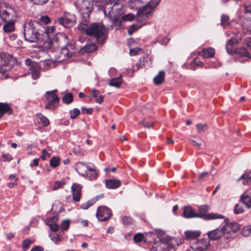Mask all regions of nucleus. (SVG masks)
I'll list each match as a JSON object with an SVG mask.
<instances>
[{"label":"nucleus","instance_id":"1","mask_svg":"<svg viewBox=\"0 0 251 251\" xmlns=\"http://www.w3.org/2000/svg\"><path fill=\"white\" fill-rule=\"evenodd\" d=\"M226 225L221 228H216L207 232L208 239L214 241L220 239L223 235L227 240L233 239L236 236V233L240 229L239 225L236 222L227 223L228 220H225Z\"/></svg>","mask_w":251,"mask_h":251},{"label":"nucleus","instance_id":"2","mask_svg":"<svg viewBox=\"0 0 251 251\" xmlns=\"http://www.w3.org/2000/svg\"><path fill=\"white\" fill-rule=\"evenodd\" d=\"M24 36L26 41L30 43H36L42 39L44 26L36 21H30L25 26Z\"/></svg>","mask_w":251,"mask_h":251},{"label":"nucleus","instance_id":"3","mask_svg":"<svg viewBox=\"0 0 251 251\" xmlns=\"http://www.w3.org/2000/svg\"><path fill=\"white\" fill-rule=\"evenodd\" d=\"M122 7L117 0H104L103 1V12L113 23L117 22L123 13Z\"/></svg>","mask_w":251,"mask_h":251},{"label":"nucleus","instance_id":"4","mask_svg":"<svg viewBox=\"0 0 251 251\" xmlns=\"http://www.w3.org/2000/svg\"><path fill=\"white\" fill-rule=\"evenodd\" d=\"M107 30L105 26L100 23H92L88 30V35L95 37L97 41L102 44L106 38Z\"/></svg>","mask_w":251,"mask_h":251},{"label":"nucleus","instance_id":"5","mask_svg":"<svg viewBox=\"0 0 251 251\" xmlns=\"http://www.w3.org/2000/svg\"><path fill=\"white\" fill-rule=\"evenodd\" d=\"M0 18L2 21L16 20L17 13L11 5L5 2H0Z\"/></svg>","mask_w":251,"mask_h":251},{"label":"nucleus","instance_id":"6","mask_svg":"<svg viewBox=\"0 0 251 251\" xmlns=\"http://www.w3.org/2000/svg\"><path fill=\"white\" fill-rule=\"evenodd\" d=\"M198 209L197 218H201L206 220L224 218L223 215L219 214L207 213L209 210V207L207 205H200Z\"/></svg>","mask_w":251,"mask_h":251},{"label":"nucleus","instance_id":"7","mask_svg":"<svg viewBox=\"0 0 251 251\" xmlns=\"http://www.w3.org/2000/svg\"><path fill=\"white\" fill-rule=\"evenodd\" d=\"M57 90L48 91L46 93L45 97L49 103L45 106L46 109H55L59 101L60 98L56 95Z\"/></svg>","mask_w":251,"mask_h":251},{"label":"nucleus","instance_id":"8","mask_svg":"<svg viewBox=\"0 0 251 251\" xmlns=\"http://www.w3.org/2000/svg\"><path fill=\"white\" fill-rule=\"evenodd\" d=\"M210 246V241L205 238L198 239L190 244V247L194 251H205Z\"/></svg>","mask_w":251,"mask_h":251},{"label":"nucleus","instance_id":"9","mask_svg":"<svg viewBox=\"0 0 251 251\" xmlns=\"http://www.w3.org/2000/svg\"><path fill=\"white\" fill-rule=\"evenodd\" d=\"M161 0H151L146 5L140 8L137 12L139 16H147L151 13L158 5Z\"/></svg>","mask_w":251,"mask_h":251},{"label":"nucleus","instance_id":"10","mask_svg":"<svg viewBox=\"0 0 251 251\" xmlns=\"http://www.w3.org/2000/svg\"><path fill=\"white\" fill-rule=\"evenodd\" d=\"M25 64L28 67V73L32 75L33 79L38 78L40 75V66L35 62L27 58L25 61Z\"/></svg>","mask_w":251,"mask_h":251},{"label":"nucleus","instance_id":"11","mask_svg":"<svg viewBox=\"0 0 251 251\" xmlns=\"http://www.w3.org/2000/svg\"><path fill=\"white\" fill-rule=\"evenodd\" d=\"M59 23L64 27L69 28L74 25L76 22L75 16L69 13L64 14L58 19Z\"/></svg>","mask_w":251,"mask_h":251},{"label":"nucleus","instance_id":"12","mask_svg":"<svg viewBox=\"0 0 251 251\" xmlns=\"http://www.w3.org/2000/svg\"><path fill=\"white\" fill-rule=\"evenodd\" d=\"M78 7L82 16L89 17L92 11L93 5L88 0H82L78 1Z\"/></svg>","mask_w":251,"mask_h":251},{"label":"nucleus","instance_id":"13","mask_svg":"<svg viewBox=\"0 0 251 251\" xmlns=\"http://www.w3.org/2000/svg\"><path fill=\"white\" fill-rule=\"evenodd\" d=\"M61 34H56L52 36L47 38L43 43L44 48L48 50L51 48H56L59 47V37Z\"/></svg>","mask_w":251,"mask_h":251},{"label":"nucleus","instance_id":"14","mask_svg":"<svg viewBox=\"0 0 251 251\" xmlns=\"http://www.w3.org/2000/svg\"><path fill=\"white\" fill-rule=\"evenodd\" d=\"M112 215L111 210L106 206H100L98 208L96 216L101 221L108 220Z\"/></svg>","mask_w":251,"mask_h":251},{"label":"nucleus","instance_id":"15","mask_svg":"<svg viewBox=\"0 0 251 251\" xmlns=\"http://www.w3.org/2000/svg\"><path fill=\"white\" fill-rule=\"evenodd\" d=\"M12 58V55L7 53H0V73H4L7 70V67Z\"/></svg>","mask_w":251,"mask_h":251},{"label":"nucleus","instance_id":"16","mask_svg":"<svg viewBox=\"0 0 251 251\" xmlns=\"http://www.w3.org/2000/svg\"><path fill=\"white\" fill-rule=\"evenodd\" d=\"M71 189L74 201H79L81 195L82 186L78 184H73Z\"/></svg>","mask_w":251,"mask_h":251},{"label":"nucleus","instance_id":"17","mask_svg":"<svg viewBox=\"0 0 251 251\" xmlns=\"http://www.w3.org/2000/svg\"><path fill=\"white\" fill-rule=\"evenodd\" d=\"M90 21L89 17L86 16H82V21L78 25V29L82 31L87 35L88 30H89L90 27Z\"/></svg>","mask_w":251,"mask_h":251},{"label":"nucleus","instance_id":"18","mask_svg":"<svg viewBox=\"0 0 251 251\" xmlns=\"http://www.w3.org/2000/svg\"><path fill=\"white\" fill-rule=\"evenodd\" d=\"M197 212L190 206H185L183 209V216L187 219L197 218Z\"/></svg>","mask_w":251,"mask_h":251},{"label":"nucleus","instance_id":"19","mask_svg":"<svg viewBox=\"0 0 251 251\" xmlns=\"http://www.w3.org/2000/svg\"><path fill=\"white\" fill-rule=\"evenodd\" d=\"M90 166L86 165L83 162H77L75 165V170L81 176L85 177Z\"/></svg>","mask_w":251,"mask_h":251},{"label":"nucleus","instance_id":"20","mask_svg":"<svg viewBox=\"0 0 251 251\" xmlns=\"http://www.w3.org/2000/svg\"><path fill=\"white\" fill-rule=\"evenodd\" d=\"M15 21L16 20L3 21L4 22V24L2 27L3 32L5 33H9L15 31Z\"/></svg>","mask_w":251,"mask_h":251},{"label":"nucleus","instance_id":"21","mask_svg":"<svg viewBox=\"0 0 251 251\" xmlns=\"http://www.w3.org/2000/svg\"><path fill=\"white\" fill-rule=\"evenodd\" d=\"M201 234L200 230H188L184 232L185 238L186 240H193L199 237Z\"/></svg>","mask_w":251,"mask_h":251},{"label":"nucleus","instance_id":"22","mask_svg":"<svg viewBox=\"0 0 251 251\" xmlns=\"http://www.w3.org/2000/svg\"><path fill=\"white\" fill-rule=\"evenodd\" d=\"M214 53V50L211 48H209L208 49H203L199 52V55L203 58H208L213 57Z\"/></svg>","mask_w":251,"mask_h":251},{"label":"nucleus","instance_id":"23","mask_svg":"<svg viewBox=\"0 0 251 251\" xmlns=\"http://www.w3.org/2000/svg\"><path fill=\"white\" fill-rule=\"evenodd\" d=\"M7 112L9 115L12 113V110L9 105L7 103L0 102V119Z\"/></svg>","mask_w":251,"mask_h":251},{"label":"nucleus","instance_id":"24","mask_svg":"<svg viewBox=\"0 0 251 251\" xmlns=\"http://www.w3.org/2000/svg\"><path fill=\"white\" fill-rule=\"evenodd\" d=\"M121 181L118 179H110L106 180L105 185L108 189H116L121 185Z\"/></svg>","mask_w":251,"mask_h":251},{"label":"nucleus","instance_id":"25","mask_svg":"<svg viewBox=\"0 0 251 251\" xmlns=\"http://www.w3.org/2000/svg\"><path fill=\"white\" fill-rule=\"evenodd\" d=\"M96 50L97 47L94 44H87L80 49L79 52L80 53L83 54L85 53L91 52Z\"/></svg>","mask_w":251,"mask_h":251},{"label":"nucleus","instance_id":"26","mask_svg":"<svg viewBox=\"0 0 251 251\" xmlns=\"http://www.w3.org/2000/svg\"><path fill=\"white\" fill-rule=\"evenodd\" d=\"M122 220L126 226L133 228L135 226L134 220L130 216H124Z\"/></svg>","mask_w":251,"mask_h":251},{"label":"nucleus","instance_id":"27","mask_svg":"<svg viewBox=\"0 0 251 251\" xmlns=\"http://www.w3.org/2000/svg\"><path fill=\"white\" fill-rule=\"evenodd\" d=\"M165 73L164 71H160L158 75L153 78V82L156 85H159L164 81Z\"/></svg>","mask_w":251,"mask_h":251},{"label":"nucleus","instance_id":"28","mask_svg":"<svg viewBox=\"0 0 251 251\" xmlns=\"http://www.w3.org/2000/svg\"><path fill=\"white\" fill-rule=\"evenodd\" d=\"M240 201L244 203L248 208L251 207V196L244 194L241 196Z\"/></svg>","mask_w":251,"mask_h":251},{"label":"nucleus","instance_id":"29","mask_svg":"<svg viewBox=\"0 0 251 251\" xmlns=\"http://www.w3.org/2000/svg\"><path fill=\"white\" fill-rule=\"evenodd\" d=\"M238 43L237 40L234 39H229L226 45V50L228 53H231L234 50V46Z\"/></svg>","mask_w":251,"mask_h":251},{"label":"nucleus","instance_id":"30","mask_svg":"<svg viewBox=\"0 0 251 251\" xmlns=\"http://www.w3.org/2000/svg\"><path fill=\"white\" fill-rule=\"evenodd\" d=\"M98 176V173L95 168L90 167L87 171L85 177L88 178L90 180L96 179Z\"/></svg>","mask_w":251,"mask_h":251},{"label":"nucleus","instance_id":"31","mask_svg":"<svg viewBox=\"0 0 251 251\" xmlns=\"http://www.w3.org/2000/svg\"><path fill=\"white\" fill-rule=\"evenodd\" d=\"M123 80L121 76H119L116 78H113L111 79L109 83V85L111 86H113L116 88H120Z\"/></svg>","mask_w":251,"mask_h":251},{"label":"nucleus","instance_id":"32","mask_svg":"<svg viewBox=\"0 0 251 251\" xmlns=\"http://www.w3.org/2000/svg\"><path fill=\"white\" fill-rule=\"evenodd\" d=\"M55 30V27L53 26H44V29H43V34H45L47 36V38H49L52 35H53V31ZM44 35V34H43Z\"/></svg>","mask_w":251,"mask_h":251},{"label":"nucleus","instance_id":"33","mask_svg":"<svg viewBox=\"0 0 251 251\" xmlns=\"http://www.w3.org/2000/svg\"><path fill=\"white\" fill-rule=\"evenodd\" d=\"M73 101V96L72 93H67L62 98V101L65 104H69L72 103Z\"/></svg>","mask_w":251,"mask_h":251},{"label":"nucleus","instance_id":"34","mask_svg":"<svg viewBox=\"0 0 251 251\" xmlns=\"http://www.w3.org/2000/svg\"><path fill=\"white\" fill-rule=\"evenodd\" d=\"M230 24L229 17L228 15L223 14L221 16V25L225 27Z\"/></svg>","mask_w":251,"mask_h":251},{"label":"nucleus","instance_id":"35","mask_svg":"<svg viewBox=\"0 0 251 251\" xmlns=\"http://www.w3.org/2000/svg\"><path fill=\"white\" fill-rule=\"evenodd\" d=\"M50 237L51 240L56 244H59L62 241V237L57 234H50Z\"/></svg>","mask_w":251,"mask_h":251},{"label":"nucleus","instance_id":"36","mask_svg":"<svg viewBox=\"0 0 251 251\" xmlns=\"http://www.w3.org/2000/svg\"><path fill=\"white\" fill-rule=\"evenodd\" d=\"M60 164V159L59 157L54 156L51 158L50 161V164L51 167L56 168Z\"/></svg>","mask_w":251,"mask_h":251},{"label":"nucleus","instance_id":"37","mask_svg":"<svg viewBox=\"0 0 251 251\" xmlns=\"http://www.w3.org/2000/svg\"><path fill=\"white\" fill-rule=\"evenodd\" d=\"M242 178L245 179V180L243 181V184L246 185L248 183H251V172L247 174L243 175L239 179V180L241 179Z\"/></svg>","mask_w":251,"mask_h":251},{"label":"nucleus","instance_id":"38","mask_svg":"<svg viewBox=\"0 0 251 251\" xmlns=\"http://www.w3.org/2000/svg\"><path fill=\"white\" fill-rule=\"evenodd\" d=\"M65 182L64 180L61 181H56L54 183L53 186L51 188L52 190L55 191L58 190V189L61 188L63 185H64Z\"/></svg>","mask_w":251,"mask_h":251},{"label":"nucleus","instance_id":"39","mask_svg":"<svg viewBox=\"0 0 251 251\" xmlns=\"http://www.w3.org/2000/svg\"><path fill=\"white\" fill-rule=\"evenodd\" d=\"M37 116L40 119L41 122L44 126H47L49 125L50 122L47 117L43 115L41 113L37 114Z\"/></svg>","mask_w":251,"mask_h":251},{"label":"nucleus","instance_id":"40","mask_svg":"<svg viewBox=\"0 0 251 251\" xmlns=\"http://www.w3.org/2000/svg\"><path fill=\"white\" fill-rule=\"evenodd\" d=\"M70 114V118L72 119L75 118L80 114V111L77 108H74L69 111Z\"/></svg>","mask_w":251,"mask_h":251},{"label":"nucleus","instance_id":"41","mask_svg":"<svg viewBox=\"0 0 251 251\" xmlns=\"http://www.w3.org/2000/svg\"><path fill=\"white\" fill-rule=\"evenodd\" d=\"M196 128L198 132L201 133L202 132L205 131L207 129V126L206 124H198L196 126Z\"/></svg>","mask_w":251,"mask_h":251},{"label":"nucleus","instance_id":"42","mask_svg":"<svg viewBox=\"0 0 251 251\" xmlns=\"http://www.w3.org/2000/svg\"><path fill=\"white\" fill-rule=\"evenodd\" d=\"M244 212L243 206L241 203H237L235 205L234 212L236 214L242 213Z\"/></svg>","mask_w":251,"mask_h":251},{"label":"nucleus","instance_id":"43","mask_svg":"<svg viewBox=\"0 0 251 251\" xmlns=\"http://www.w3.org/2000/svg\"><path fill=\"white\" fill-rule=\"evenodd\" d=\"M95 201L94 200H90L87 201L85 203H82L81 205V208L83 209H88L91 205H92Z\"/></svg>","mask_w":251,"mask_h":251},{"label":"nucleus","instance_id":"44","mask_svg":"<svg viewBox=\"0 0 251 251\" xmlns=\"http://www.w3.org/2000/svg\"><path fill=\"white\" fill-rule=\"evenodd\" d=\"M70 226V221L69 220H64L62 222L61 227L62 230L66 231L68 229Z\"/></svg>","mask_w":251,"mask_h":251},{"label":"nucleus","instance_id":"45","mask_svg":"<svg viewBox=\"0 0 251 251\" xmlns=\"http://www.w3.org/2000/svg\"><path fill=\"white\" fill-rule=\"evenodd\" d=\"M176 240L174 239H172L170 240V241L168 242L167 244V249L169 250V251H172V250L174 251L175 250L176 245Z\"/></svg>","mask_w":251,"mask_h":251},{"label":"nucleus","instance_id":"46","mask_svg":"<svg viewBox=\"0 0 251 251\" xmlns=\"http://www.w3.org/2000/svg\"><path fill=\"white\" fill-rule=\"evenodd\" d=\"M32 243V241L31 240L27 239L24 240L23 241V245H22L23 249L24 250H27L29 248L30 245Z\"/></svg>","mask_w":251,"mask_h":251},{"label":"nucleus","instance_id":"47","mask_svg":"<svg viewBox=\"0 0 251 251\" xmlns=\"http://www.w3.org/2000/svg\"><path fill=\"white\" fill-rule=\"evenodd\" d=\"M144 235L141 233H136L133 238V240L136 242H140L143 240Z\"/></svg>","mask_w":251,"mask_h":251},{"label":"nucleus","instance_id":"48","mask_svg":"<svg viewBox=\"0 0 251 251\" xmlns=\"http://www.w3.org/2000/svg\"><path fill=\"white\" fill-rule=\"evenodd\" d=\"M134 19V16L131 13L124 16L121 19L122 21H131Z\"/></svg>","mask_w":251,"mask_h":251},{"label":"nucleus","instance_id":"49","mask_svg":"<svg viewBox=\"0 0 251 251\" xmlns=\"http://www.w3.org/2000/svg\"><path fill=\"white\" fill-rule=\"evenodd\" d=\"M245 13L247 15L248 18L251 21V5L244 6Z\"/></svg>","mask_w":251,"mask_h":251},{"label":"nucleus","instance_id":"50","mask_svg":"<svg viewBox=\"0 0 251 251\" xmlns=\"http://www.w3.org/2000/svg\"><path fill=\"white\" fill-rule=\"evenodd\" d=\"M49 226L50 229L53 232L57 231L59 229V226L55 223H46Z\"/></svg>","mask_w":251,"mask_h":251},{"label":"nucleus","instance_id":"51","mask_svg":"<svg viewBox=\"0 0 251 251\" xmlns=\"http://www.w3.org/2000/svg\"><path fill=\"white\" fill-rule=\"evenodd\" d=\"M242 233L244 236H248L251 234V224L245 226L242 231Z\"/></svg>","mask_w":251,"mask_h":251},{"label":"nucleus","instance_id":"52","mask_svg":"<svg viewBox=\"0 0 251 251\" xmlns=\"http://www.w3.org/2000/svg\"><path fill=\"white\" fill-rule=\"evenodd\" d=\"M138 29V27L137 25H132L128 28L127 33L129 35H131L133 33V32L137 30Z\"/></svg>","mask_w":251,"mask_h":251},{"label":"nucleus","instance_id":"53","mask_svg":"<svg viewBox=\"0 0 251 251\" xmlns=\"http://www.w3.org/2000/svg\"><path fill=\"white\" fill-rule=\"evenodd\" d=\"M239 54H240L241 55L245 57H249L250 54L249 51L244 48L241 49L238 51Z\"/></svg>","mask_w":251,"mask_h":251},{"label":"nucleus","instance_id":"54","mask_svg":"<svg viewBox=\"0 0 251 251\" xmlns=\"http://www.w3.org/2000/svg\"><path fill=\"white\" fill-rule=\"evenodd\" d=\"M141 50L139 48H135L130 49L129 53L131 56H134L138 53V52Z\"/></svg>","mask_w":251,"mask_h":251},{"label":"nucleus","instance_id":"55","mask_svg":"<svg viewBox=\"0 0 251 251\" xmlns=\"http://www.w3.org/2000/svg\"><path fill=\"white\" fill-rule=\"evenodd\" d=\"M58 221V217L57 216H52L49 219H48L46 221V223H55L56 224V222Z\"/></svg>","mask_w":251,"mask_h":251},{"label":"nucleus","instance_id":"56","mask_svg":"<svg viewBox=\"0 0 251 251\" xmlns=\"http://www.w3.org/2000/svg\"><path fill=\"white\" fill-rule=\"evenodd\" d=\"M169 39L167 37L163 38L162 39H158V42L163 45H166L169 42Z\"/></svg>","mask_w":251,"mask_h":251},{"label":"nucleus","instance_id":"57","mask_svg":"<svg viewBox=\"0 0 251 251\" xmlns=\"http://www.w3.org/2000/svg\"><path fill=\"white\" fill-rule=\"evenodd\" d=\"M50 154L46 150H43L42 151V154L41 155V158L45 160L46 159L47 157H49Z\"/></svg>","mask_w":251,"mask_h":251},{"label":"nucleus","instance_id":"58","mask_svg":"<svg viewBox=\"0 0 251 251\" xmlns=\"http://www.w3.org/2000/svg\"><path fill=\"white\" fill-rule=\"evenodd\" d=\"M99 91L95 89H93L91 90V94L96 99L99 97Z\"/></svg>","mask_w":251,"mask_h":251},{"label":"nucleus","instance_id":"59","mask_svg":"<svg viewBox=\"0 0 251 251\" xmlns=\"http://www.w3.org/2000/svg\"><path fill=\"white\" fill-rule=\"evenodd\" d=\"M81 110L83 113H86L88 114H91L93 112V109L91 108H87L86 107H82L81 108Z\"/></svg>","mask_w":251,"mask_h":251},{"label":"nucleus","instance_id":"60","mask_svg":"<svg viewBox=\"0 0 251 251\" xmlns=\"http://www.w3.org/2000/svg\"><path fill=\"white\" fill-rule=\"evenodd\" d=\"M191 142H192L193 146L199 148H200V147L201 145L202 141L200 139H199V142H197V141H194L193 140H191Z\"/></svg>","mask_w":251,"mask_h":251},{"label":"nucleus","instance_id":"61","mask_svg":"<svg viewBox=\"0 0 251 251\" xmlns=\"http://www.w3.org/2000/svg\"><path fill=\"white\" fill-rule=\"evenodd\" d=\"M208 175V172H203L199 175L198 177V179L199 180H201L204 179L207 175Z\"/></svg>","mask_w":251,"mask_h":251},{"label":"nucleus","instance_id":"62","mask_svg":"<svg viewBox=\"0 0 251 251\" xmlns=\"http://www.w3.org/2000/svg\"><path fill=\"white\" fill-rule=\"evenodd\" d=\"M34 4H42L47 2L49 0H30Z\"/></svg>","mask_w":251,"mask_h":251},{"label":"nucleus","instance_id":"63","mask_svg":"<svg viewBox=\"0 0 251 251\" xmlns=\"http://www.w3.org/2000/svg\"><path fill=\"white\" fill-rule=\"evenodd\" d=\"M104 100V96L100 95L95 100L96 102L98 103H101Z\"/></svg>","mask_w":251,"mask_h":251},{"label":"nucleus","instance_id":"64","mask_svg":"<svg viewBox=\"0 0 251 251\" xmlns=\"http://www.w3.org/2000/svg\"><path fill=\"white\" fill-rule=\"evenodd\" d=\"M30 251H44V249L40 246H36L32 248Z\"/></svg>","mask_w":251,"mask_h":251}]
</instances>
